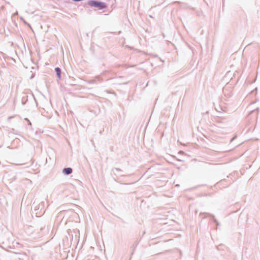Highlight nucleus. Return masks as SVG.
Wrapping results in <instances>:
<instances>
[{
	"label": "nucleus",
	"instance_id": "4",
	"mask_svg": "<svg viewBox=\"0 0 260 260\" xmlns=\"http://www.w3.org/2000/svg\"><path fill=\"white\" fill-rule=\"evenodd\" d=\"M202 214H207L209 216L213 218V221L216 224L217 226L219 225V223L218 221L215 219V216L211 214L207 213H201L200 215Z\"/></svg>",
	"mask_w": 260,
	"mask_h": 260
},
{
	"label": "nucleus",
	"instance_id": "13",
	"mask_svg": "<svg viewBox=\"0 0 260 260\" xmlns=\"http://www.w3.org/2000/svg\"><path fill=\"white\" fill-rule=\"evenodd\" d=\"M46 232H48V228L46 229Z\"/></svg>",
	"mask_w": 260,
	"mask_h": 260
},
{
	"label": "nucleus",
	"instance_id": "6",
	"mask_svg": "<svg viewBox=\"0 0 260 260\" xmlns=\"http://www.w3.org/2000/svg\"><path fill=\"white\" fill-rule=\"evenodd\" d=\"M115 171H116L117 172H122V170H121L119 168H114L112 169V171L113 172V173L116 175V173L115 172Z\"/></svg>",
	"mask_w": 260,
	"mask_h": 260
},
{
	"label": "nucleus",
	"instance_id": "9",
	"mask_svg": "<svg viewBox=\"0 0 260 260\" xmlns=\"http://www.w3.org/2000/svg\"><path fill=\"white\" fill-rule=\"evenodd\" d=\"M45 226H44V228L41 227V228H40V231H42V230H45Z\"/></svg>",
	"mask_w": 260,
	"mask_h": 260
},
{
	"label": "nucleus",
	"instance_id": "10",
	"mask_svg": "<svg viewBox=\"0 0 260 260\" xmlns=\"http://www.w3.org/2000/svg\"><path fill=\"white\" fill-rule=\"evenodd\" d=\"M118 175H119V176H124V175L121 174H120V173H119V174H118Z\"/></svg>",
	"mask_w": 260,
	"mask_h": 260
},
{
	"label": "nucleus",
	"instance_id": "1",
	"mask_svg": "<svg viewBox=\"0 0 260 260\" xmlns=\"http://www.w3.org/2000/svg\"><path fill=\"white\" fill-rule=\"evenodd\" d=\"M87 5L90 7L98 8L99 10H103L107 8V4L103 2L94 0H90L88 1Z\"/></svg>",
	"mask_w": 260,
	"mask_h": 260
},
{
	"label": "nucleus",
	"instance_id": "11",
	"mask_svg": "<svg viewBox=\"0 0 260 260\" xmlns=\"http://www.w3.org/2000/svg\"><path fill=\"white\" fill-rule=\"evenodd\" d=\"M127 83H128V82H125V83H123V84H127Z\"/></svg>",
	"mask_w": 260,
	"mask_h": 260
},
{
	"label": "nucleus",
	"instance_id": "5",
	"mask_svg": "<svg viewBox=\"0 0 260 260\" xmlns=\"http://www.w3.org/2000/svg\"><path fill=\"white\" fill-rule=\"evenodd\" d=\"M55 71L56 73V75L58 79H61V70L59 67H56L55 68Z\"/></svg>",
	"mask_w": 260,
	"mask_h": 260
},
{
	"label": "nucleus",
	"instance_id": "2",
	"mask_svg": "<svg viewBox=\"0 0 260 260\" xmlns=\"http://www.w3.org/2000/svg\"><path fill=\"white\" fill-rule=\"evenodd\" d=\"M44 212L45 210L44 202H41L38 205L34 207V211L33 212V213L35 214L36 216H41L43 215Z\"/></svg>",
	"mask_w": 260,
	"mask_h": 260
},
{
	"label": "nucleus",
	"instance_id": "3",
	"mask_svg": "<svg viewBox=\"0 0 260 260\" xmlns=\"http://www.w3.org/2000/svg\"><path fill=\"white\" fill-rule=\"evenodd\" d=\"M73 172V169L71 168H65L62 170V173L67 175L71 174Z\"/></svg>",
	"mask_w": 260,
	"mask_h": 260
},
{
	"label": "nucleus",
	"instance_id": "8",
	"mask_svg": "<svg viewBox=\"0 0 260 260\" xmlns=\"http://www.w3.org/2000/svg\"><path fill=\"white\" fill-rule=\"evenodd\" d=\"M226 87H224L223 88V92L224 93L225 95H226Z\"/></svg>",
	"mask_w": 260,
	"mask_h": 260
},
{
	"label": "nucleus",
	"instance_id": "12",
	"mask_svg": "<svg viewBox=\"0 0 260 260\" xmlns=\"http://www.w3.org/2000/svg\"><path fill=\"white\" fill-rule=\"evenodd\" d=\"M231 96V94H228V96H229V97H230V96Z\"/></svg>",
	"mask_w": 260,
	"mask_h": 260
},
{
	"label": "nucleus",
	"instance_id": "7",
	"mask_svg": "<svg viewBox=\"0 0 260 260\" xmlns=\"http://www.w3.org/2000/svg\"><path fill=\"white\" fill-rule=\"evenodd\" d=\"M24 120L28 122V125H31V124L30 121L29 120V119L27 118H25L24 119Z\"/></svg>",
	"mask_w": 260,
	"mask_h": 260
}]
</instances>
